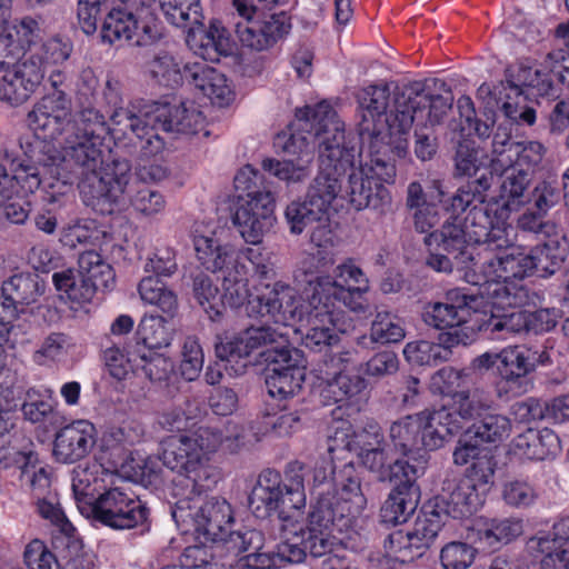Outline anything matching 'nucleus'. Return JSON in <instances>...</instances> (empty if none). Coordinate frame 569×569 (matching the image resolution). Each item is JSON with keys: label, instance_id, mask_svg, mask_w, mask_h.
Wrapping results in <instances>:
<instances>
[{"label": "nucleus", "instance_id": "nucleus-3", "mask_svg": "<svg viewBox=\"0 0 569 569\" xmlns=\"http://www.w3.org/2000/svg\"><path fill=\"white\" fill-rule=\"evenodd\" d=\"M369 279L351 258L333 269V277L319 274L308 281L303 289L306 300L298 297L299 326L292 331L301 336L308 348L331 346L337 341V331H343L338 303L355 313H367Z\"/></svg>", "mask_w": 569, "mask_h": 569}, {"label": "nucleus", "instance_id": "nucleus-30", "mask_svg": "<svg viewBox=\"0 0 569 569\" xmlns=\"http://www.w3.org/2000/svg\"><path fill=\"white\" fill-rule=\"evenodd\" d=\"M96 441L94 425L88 420H76L57 432L53 456L59 462L74 463L91 452Z\"/></svg>", "mask_w": 569, "mask_h": 569}, {"label": "nucleus", "instance_id": "nucleus-41", "mask_svg": "<svg viewBox=\"0 0 569 569\" xmlns=\"http://www.w3.org/2000/svg\"><path fill=\"white\" fill-rule=\"evenodd\" d=\"M559 447L557 435L548 428L531 429L517 436L512 442V451L521 459L545 460L556 453Z\"/></svg>", "mask_w": 569, "mask_h": 569}, {"label": "nucleus", "instance_id": "nucleus-31", "mask_svg": "<svg viewBox=\"0 0 569 569\" xmlns=\"http://www.w3.org/2000/svg\"><path fill=\"white\" fill-rule=\"evenodd\" d=\"M329 503L322 500L315 503L306 527H299L303 533L306 548L312 557H322L330 552L336 543V532L342 533L336 520L329 516Z\"/></svg>", "mask_w": 569, "mask_h": 569}, {"label": "nucleus", "instance_id": "nucleus-18", "mask_svg": "<svg viewBox=\"0 0 569 569\" xmlns=\"http://www.w3.org/2000/svg\"><path fill=\"white\" fill-rule=\"evenodd\" d=\"M470 373L466 369L458 370L452 367H445L430 378V391L449 398L448 403L438 410L448 413L445 423L457 433L467 422L481 416L482 405L477 400L476 393H470Z\"/></svg>", "mask_w": 569, "mask_h": 569}, {"label": "nucleus", "instance_id": "nucleus-19", "mask_svg": "<svg viewBox=\"0 0 569 569\" xmlns=\"http://www.w3.org/2000/svg\"><path fill=\"white\" fill-rule=\"evenodd\" d=\"M488 307H491V303L483 297L480 287L475 293L456 289L447 293L445 302L427 303L422 317L428 326L439 330H468L471 333L472 341L476 329L480 328L478 321H473V316L477 313L487 315Z\"/></svg>", "mask_w": 569, "mask_h": 569}, {"label": "nucleus", "instance_id": "nucleus-11", "mask_svg": "<svg viewBox=\"0 0 569 569\" xmlns=\"http://www.w3.org/2000/svg\"><path fill=\"white\" fill-rule=\"evenodd\" d=\"M112 120L117 136L132 131V134L141 139L158 129L196 134L206 126V117L194 102L170 106L140 101L132 104L130 110L116 112Z\"/></svg>", "mask_w": 569, "mask_h": 569}, {"label": "nucleus", "instance_id": "nucleus-36", "mask_svg": "<svg viewBox=\"0 0 569 569\" xmlns=\"http://www.w3.org/2000/svg\"><path fill=\"white\" fill-rule=\"evenodd\" d=\"M523 532L522 521L519 519L473 521L468 528L467 538L479 543L483 550H496L502 543H508Z\"/></svg>", "mask_w": 569, "mask_h": 569}, {"label": "nucleus", "instance_id": "nucleus-44", "mask_svg": "<svg viewBox=\"0 0 569 569\" xmlns=\"http://www.w3.org/2000/svg\"><path fill=\"white\" fill-rule=\"evenodd\" d=\"M533 371L531 349L520 346H509L499 352L497 373L509 386L519 388L520 380Z\"/></svg>", "mask_w": 569, "mask_h": 569}, {"label": "nucleus", "instance_id": "nucleus-26", "mask_svg": "<svg viewBox=\"0 0 569 569\" xmlns=\"http://www.w3.org/2000/svg\"><path fill=\"white\" fill-rule=\"evenodd\" d=\"M491 172L501 177L499 197L493 203L485 207L489 214L495 213V224L510 226L508 219L511 211L518 210L528 202L526 191L531 182L532 176L517 166L497 169L495 156L491 159Z\"/></svg>", "mask_w": 569, "mask_h": 569}, {"label": "nucleus", "instance_id": "nucleus-49", "mask_svg": "<svg viewBox=\"0 0 569 569\" xmlns=\"http://www.w3.org/2000/svg\"><path fill=\"white\" fill-rule=\"evenodd\" d=\"M139 0L142 6L151 7L158 4L167 20L176 27L188 29L190 26L203 21V13L200 0Z\"/></svg>", "mask_w": 569, "mask_h": 569}, {"label": "nucleus", "instance_id": "nucleus-59", "mask_svg": "<svg viewBox=\"0 0 569 569\" xmlns=\"http://www.w3.org/2000/svg\"><path fill=\"white\" fill-rule=\"evenodd\" d=\"M21 411L26 420L38 423L50 420L56 415L54 400L50 390L30 388L24 393Z\"/></svg>", "mask_w": 569, "mask_h": 569}, {"label": "nucleus", "instance_id": "nucleus-58", "mask_svg": "<svg viewBox=\"0 0 569 569\" xmlns=\"http://www.w3.org/2000/svg\"><path fill=\"white\" fill-rule=\"evenodd\" d=\"M406 337L403 321L389 311H378L371 322L370 339L375 343L401 342Z\"/></svg>", "mask_w": 569, "mask_h": 569}, {"label": "nucleus", "instance_id": "nucleus-54", "mask_svg": "<svg viewBox=\"0 0 569 569\" xmlns=\"http://www.w3.org/2000/svg\"><path fill=\"white\" fill-rule=\"evenodd\" d=\"M446 519L447 516L439 507H436V502L422 509L415 521L412 530H410L413 540L422 551L436 539L445 526Z\"/></svg>", "mask_w": 569, "mask_h": 569}, {"label": "nucleus", "instance_id": "nucleus-63", "mask_svg": "<svg viewBox=\"0 0 569 569\" xmlns=\"http://www.w3.org/2000/svg\"><path fill=\"white\" fill-rule=\"evenodd\" d=\"M472 428L475 436L481 441L500 442L510 436L511 421L503 415L487 413Z\"/></svg>", "mask_w": 569, "mask_h": 569}, {"label": "nucleus", "instance_id": "nucleus-7", "mask_svg": "<svg viewBox=\"0 0 569 569\" xmlns=\"http://www.w3.org/2000/svg\"><path fill=\"white\" fill-rule=\"evenodd\" d=\"M512 226H491V236L478 248L477 257L469 256L471 266H466L465 281L480 287L491 307L505 309L517 307L523 300L522 289L510 279H522L533 272L529 250L513 244Z\"/></svg>", "mask_w": 569, "mask_h": 569}, {"label": "nucleus", "instance_id": "nucleus-4", "mask_svg": "<svg viewBox=\"0 0 569 569\" xmlns=\"http://www.w3.org/2000/svg\"><path fill=\"white\" fill-rule=\"evenodd\" d=\"M193 246L198 260L207 270L223 273L224 307H244L249 317H269L282 326H299L298 296L295 288L277 281L272 286H254V292H251L248 288V268L239 261L236 248L232 244H222L216 232L196 233Z\"/></svg>", "mask_w": 569, "mask_h": 569}, {"label": "nucleus", "instance_id": "nucleus-39", "mask_svg": "<svg viewBox=\"0 0 569 569\" xmlns=\"http://www.w3.org/2000/svg\"><path fill=\"white\" fill-rule=\"evenodd\" d=\"M187 30L188 47L204 61H218L220 56L228 51V38L222 27L211 23L208 29L203 21L190 26Z\"/></svg>", "mask_w": 569, "mask_h": 569}, {"label": "nucleus", "instance_id": "nucleus-53", "mask_svg": "<svg viewBox=\"0 0 569 569\" xmlns=\"http://www.w3.org/2000/svg\"><path fill=\"white\" fill-rule=\"evenodd\" d=\"M385 560L388 568H395L396 563H405L422 555L419 545L413 540L410 531L397 530L385 540Z\"/></svg>", "mask_w": 569, "mask_h": 569}, {"label": "nucleus", "instance_id": "nucleus-56", "mask_svg": "<svg viewBox=\"0 0 569 569\" xmlns=\"http://www.w3.org/2000/svg\"><path fill=\"white\" fill-rule=\"evenodd\" d=\"M81 276L94 284L97 289H108L114 281L112 267L94 250L84 251L78 260Z\"/></svg>", "mask_w": 569, "mask_h": 569}, {"label": "nucleus", "instance_id": "nucleus-16", "mask_svg": "<svg viewBox=\"0 0 569 569\" xmlns=\"http://www.w3.org/2000/svg\"><path fill=\"white\" fill-rule=\"evenodd\" d=\"M50 67L51 93L38 100L27 116L28 126L41 140H56L71 124V100L66 93L70 78L61 66Z\"/></svg>", "mask_w": 569, "mask_h": 569}, {"label": "nucleus", "instance_id": "nucleus-28", "mask_svg": "<svg viewBox=\"0 0 569 569\" xmlns=\"http://www.w3.org/2000/svg\"><path fill=\"white\" fill-rule=\"evenodd\" d=\"M471 342L468 330L447 331L440 333L438 341L417 340L408 342L403 348L405 359L413 366H437L451 358L452 348Z\"/></svg>", "mask_w": 569, "mask_h": 569}, {"label": "nucleus", "instance_id": "nucleus-5", "mask_svg": "<svg viewBox=\"0 0 569 569\" xmlns=\"http://www.w3.org/2000/svg\"><path fill=\"white\" fill-rule=\"evenodd\" d=\"M40 36L39 22L24 17L7 22L0 17V100L18 107L27 102L41 86L47 69L66 62L72 53V43L51 37L27 53Z\"/></svg>", "mask_w": 569, "mask_h": 569}, {"label": "nucleus", "instance_id": "nucleus-29", "mask_svg": "<svg viewBox=\"0 0 569 569\" xmlns=\"http://www.w3.org/2000/svg\"><path fill=\"white\" fill-rule=\"evenodd\" d=\"M546 148L538 141H513L509 136L496 133L492 141V156L497 169L517 166L531 176L542 162Z\"/></svg>", "mask_w": 569, "mask_h": 569}, {"label": "nucleus", "instance_id": "nucleus-27", "mask_svg": "<svg viewBox=\"0 0 569 569\" xmlns=\"http://www.w3.org/2000/svg\"><path fill=\"white\" fill-rule=\"evenodd\" d=\"M478 99L482 100L487 108L499 109L516 123L531 126L536 121V111L528 103L525 90L500 81L496 86L482 83L477 90Z\"/></svg>", "mask_w": 569, "mask_h": 569}, {"label": "nucleus", "instance_id": "nucleus-38", "mask_svg": "<svg viewBox=\"0 0 569 569\" xmlns=\"http://www.w3.org/2000/svg\"><path fill=\"white\" fill-rule=\"evenodd\" d=\"M130 179L132 174L130 173ZM131 181V180H129ZM129 186L126 188L123 194V202L116 204L108 201H100L96 206H91L93 209L100 210L101 212L111 213L114 209H122L127 204V199L130 207L132 208L136 216L144 219H153L159 214H162L167 207V200L162 192L148 187L138 188L134 193L129 194Z\"/></svg>", "mask_w": 569, "mask_h": 569}, {"label": "nucleus", "instance_id": "nucleus-33", "mask_svg": "<svg viewBox=\"0 0 569 569\" xmlns=\"http://www.w3.org/2000/svg\"><path fill=\"white\" fill-rule=\"evenodd\" d=\"M183 71L194 89L207 97L211 103L224 107L233 101L234 92L228 79L216 68L204 61H194L186 63Z\"/></svg>", "mask_w": 569, "mask_h": 569}, {"label": "nucleus", "instance_id": "nucleus-61", "mask_svg": "<svg viewBox=\"0 0 569 569\" xmlns=\"http://www.w3.org/2000/svg\"><path fill=\"white\" fill-rule=\"evenodd\" d=\"M427 465L426 455L407 456L397 459L388 469L387 479L395 480L397 486L417 487L416 480L423 475Z\"/></svg>", "mask_w": 569, "mask_h": 569}, {"label": "nucleus", "instance_id": "nucleus-1", "mask_svg": "<svg viewBox=\"0 0 569 569\" xmlns=\"http://www.w3.org/2000/svg\"><path fill=\"white\" fill-rule=\"evenodd\" d=\"M242 429L234 422L200 426L188 435L169 438L162 450L163 465L183 477L173 487L178 498L172 518L183 533L192 531L203 542L226 543L232 532L234 515L223 498L202 501L201 493L216 483L213 457L234 453L242 442Z\"/></svg>", "mask_w": 569, "mask_h": 569}, {"label": "nucleus", "instance_id": "nucleus-55", "mask_svg": "<svg viewBox=\"0 0 569 569\" xmlns=\"http://www.w3.org/2000/svg\"><path fill=\"white\" fill-rule=\"evenodd\" d=\"M149 76L160 86L174 88L182 82L183 73L178 59L166 50H160L148 62Z\"/></svg>", "mask_w": 569, "mask_h": 569}, {"label": "nucleus", "instance_id": "nucleus-40", "mask_svg": "<svg viewBox=\"0 0 569 569\" xmlns=\"http://www.w3.org/2000/svg\"><path fill=\"white\" fill-rule=\"evenodd\" d=\"M141 142V154L136 164L134 173L139 181L158 183L168 178L169 171L158 156L164 149V141L158 132L146 134L144 138L134 137Z\"/></svg>", "mask_w": 569, "mask_h": 569}, {"label": "nucleus", "instance_id": "nucleus-17", "mask_svg": "<svg viewBox=\"0 0 569 569\" xmlns=\"http://www.w3.org/2000/svg\"><path fill=\"white\" fill-rule=\"evenodd\" d=\"M447 417L443 410H425L403 417L390 426V440L405 456L418 453L421 449L436 450L443 446L447 437L457 433L445 423Z\"/></svg>", "mask_w": 569, "mask_h": 569}, {"label": "nucleus", "instance_id": "nucleus-21", "mask_svg": "<svg viewBox=\"0 0 569 569\" xmlns=\"http://www.w3.org/2000/svg\"><path fill=\"white\" fill-rule=\"evenodd\" d=\"M262 362L271 367L266 378L268 393L280 401L295 397L306 378V366L299 350L290 348L289 340L262 352Z\"/></svg>", "mask_w": 569, "mask_h": 569}, {"label": "nucleus", "instance_id": "nucleus-45", "mask_svg": "<svg viewBox=\"0 0 569 569\" xmlns=\"http://www.w3.org/2000/svg\"><path fill=\"white\" fill-rule=\"evenodd\" d=\"M418 501V487L396 486L381 507L382 521L393 526L406 522L415 512Z\"/></svg>", "mask_w": 569, "mask_h": 569}, {"label": "nucleus", "instance_id": "nucleus-50", "mask_svg": "<svg viewBox=\"0 0 569 569\" xmlns=\"http://www.w3.org/2000/svg\"><path fill=\"white\" fill-rule=\"evenodd\" d=\"M517 407V411L528 420L545 419L552 423L569 422V393L555 397L543 405L531 398L518 403Z\"/></svg>", "mask_w": 569, "mask_h": 569}, {"label": "nucleus", "instance_id": "nucleus-20", "mask_svg": "<svg viewBox=\"0 0 569 569\" xmlns=\"http://www.w3.org/2000/svg\"><path fill=\"white\" fill-rule=\"evenodd\" d=\"M289 326L282 330L269 326L248 327L231 336L219 338L216 343L217 357L231 365L234 375H242L249 363V358L276 346H283L289 340Z\"/></svg>", "mask_w": 569, "mask_h": 569}, {"label": "nucleus", "instance_id": "nucleus-64", "mask_svg": "<svg viewBox=\"0 0 569 569\" xmlns=\"http://www.w3.org/2000/svg\"><path fill=\"white\" fill-rule=\"evenodd\" d=\"M477 555V549L463 541H450L440 550V565L442 569H467Z\"/></svg>", "mask_w": 569, "mask_h": 569}, {"label": "nucleus", "instance_id": "nucleus-51", "mask_svg": "<svg viewBox=\"0 0 569 569\" xmlns=\"http://www.w3.org/2000/svg\"><path fill=\"white\" fill-rule=\"evenodd\" d=\"M138 340L149 351L170 346L173 338V329L161 316L146 315L138 325Z\"/></svg>", "mask_w": 569, "mask_h": 569}, {"label": "nucleus", "instance_id": "nucleus-6", "mask_svg": "<svg viewBox=\"0 0 569 569\" xmlns=\"http://www.w3.org/2000/svg\"><path fill=\"white\" fill-rule=\"evenodd\" d=\"M312 113L315 120L319 119L316 128V136L319 144L325 136L330 138L331 144H336L335 133H341V141L338 142L343 149L351 153L350 164L340 176L341 191L338 199L348 200L356 210L366 208L382 209L391 201V196L386 183H392L396 178V166L389 158L392 149L372 147L368 144L366 153H360L359 167H353L355 149L346 141L345 126L338 119L336 111L327 101H321L311 107L306 106L297 112L298 119L306 121L309 127V116Z\"/></svg>", "mask_w": 569, "mask_h": 569}, {"label": "nucleus", "instance_id": "nucleus-37", "mask_svg": "<svg viewBox=\"0 0 569 569\" xmlns=\"http://www.w3.org/2000/svg\"><path fill=\"white\" fill-rule=\"evenodd\" d=\"M312 226L310 242L317 248V251L309 254L302 262L305 274H316L326 271L336 261L333 248L338 244V238L332 230L328 214L323 221H318Z\"/></svg>", "mask_w": 569, "mask_h": 569}, {"label": "nucleus", "instance_id": "nucleus-2", "mask_svg": "<svg viewBox=\"0 0 569 569\" xmlns=\"http://www.w3.org/2000/svg\"><path fill=\"white\" fill-rule=\"evenodd\" d=\"M104 98L112 107L109 111V124L106 116L92 102L78 104L79 120L73 123L71 118V124L56 140H42L38 159L42 173L61 182L64 188L80 173L82 178L79 190L87 206H96L100 201L116 204L123 202L130 180L129 161L113 159L104 162L100 147L104 134H110L116 142H132V137H136L132 131L123 136L116 134L112 117L118 111L130 110L138 101L131 102L127 108L119 107L121 98L111 81L107 82Z\"/></svg>", "mask_w": 569, "mask_h": 569}, {"label": "nucleus", "instance_id": "nucleus-15", "mask_svg": "<svg viewBox=\"0 0 569 569\" xmlns=\"http://www.w3.org/2000/svg\"><path fill=\"white\" fill-rule=\"evenodd\" d=\"M298 111L299 109L296 113ZM318 121L319 119L315 120L311 113L309 116V127H306V121H300L296 114L293 127L306 131L307 136L300 132L283 131L277 136L276 146L282 148L288 154L298 156V159L295 161L268 158L262 161V168L288 186L306 181L311 174L313 160V146L310 138L313 137L319 142L316 136V128L319 127Z\"/></svg>", "mask_w": 569, "mask_h": 569}, {"label": "nucleus", "instance_id": "nucleus-42", "mask_svg": "<svg viewBox=\"0 0 569 569\" xmlns=\"http://www.w3.org/2000/svg\"><path fill=\"white\" fill-rule=\"evenodd\" d=\"M134 27V14L120 8H112L107 14L101 30L103 41L109 43L127 42V43H143L150 39V34L154 29L149 26H143L144 32L141 37L130 33Z\"/></svg>", "mask_w": 569, "mask_h": 569}, {"label": "nucleus", "instance_id": "nucleus-22", "mask_svg": "<svg viewBox=\"0 0 569 569\" xmlns=\"http://www.w3.org/2000/svg\"><path fill=\"white\" fill-rule=\"evenodd\" d=\"M310 469L300 461H291L284 470V478L277 486H262L254 491L269 511H277L279 517L288 521L295 512H301L307 503L305 477Z\"/></svg>", "mask_w": 569, "mask_h": 569}, {"label": "nucleus", "instance_id": "nucleus-34", "mask_svg": "<svg viewBox=\"0 0 569 569\" xmlns=\"http://www.w3.org/2000/svg\"><path fill=\"white\" fill-rule=\"evenodd\" d=\"M482 492L463 478L458 481H448L442 493L435 499L436 507H439L447 517L465 518L475 513L485 502Z\"/></svg>", "mask_w": 569, "mask_h": 569}, {"label": "nucleus", "instance_id": "nucleus-57", "mask_svg": "<svg viewBox=\"0 0 569 569\" xmlns=\"http://www.w3.org/2000/svg\"><path fill=\"white\" fill-rule=\"evenodd\" d=\"M505 81L522 90H536L539 96L548 94L551 89V80L547 72L522 63L508 68Z\"/></svg>", "mask_w": 569, "mask_h": 569}, {"label": "nucleus", "instance_id": "nucleus-10", "mask_svg": "<svg viewBox=\"0 0 569 569\" xmlns=\"http://www.w3.org/2000/svg\"><path fill=\"white\" fill-rule=\"evenodd\" d=\"M337 130L333 138L336 144H331L327 136L321 140L319 172L309 186L306 198L291 201L284 210L286 221L293 234H301L308 227L323 221L341 191L340 176L350 164L351 153L338 144L342 136Z\"/></svg>", "mask_w": 569, "mask_h": 569}, {"label": "nucleus", "instance_id": "nucleus-9", "mask_svg": "<svg viewBox=\"0 0 569 569\" xmlns=\"http://www.w3.org/2000/svg\"><path fill=\"white\" fill-rule=\"evenodd\" d=\"M72 488L77 496L97 493L91 503V515L104 526L124 530L143 525L148 519L146 503L104 463L93 462L76 470Z\"/></svg>", "mask_w": 569, "mask_h": 569}, {"label": "nucleus", "instance_id": "nucleus-48", "mask_svg": "<svg viewBox=\"0 0 569 569\" xmlns=\"http://www.w3.org/2000/svg\"><path fill=\"white\" fill-rule=\"evenodd\" d=\"M309 552L306 548L303 533L299 527L293 523L283 526L281 541L277 545L276 552L263 553L272 562V569L279 568L284 563H300Z\"/></svg>", "mask_w": 569, "mask_h": 569}, {"label": "nucleus", "instance_id": "nucleus-25", "mask_svg": "<svg viewBox=\"0 0 569 569\" xmlns=\"http://www.w3.org/2000/svg\"><path fill=\"white\" fill-rule=\"evenodd\" d=\"M41 167L31 166L21 157L14 140L0 143V202L13 196L18 186L33 192L44 182Z\"/></svg>", "mask_w": 569, "mask_h": 569}, {"label": "nucleus", "instance_id": "nucleus-60", "mask_svg": "<svg viewBox=\"0 0 569 569\" xmlns=\"http://www.w3.org/2000/svg\"><path fill=\"white\" fill-rule=\"evenodd\" d=\"M193 295L198 303L211 320L219 319L224 311V300L218 287L206 274H199L193 281Z\"/></svg>", "mask_w": 569, "mask_h": 569}, {"label": "nucleus", "instance_id": "nucleus-43", "mask_svg": "<svg viewBox=\"0 0 569 569\" xmlns=\"http://www.w3.org/2000/svg\"><path fill=\"white\" fill-rule=\"evenodd\" d=\"M569 252V242L563 234H553L543 243L529 249L533 272L541 277L553 274L560 269Z\"/></svg>", "mask_w": 569, "mask_h": 569}, {"label": "nucleus", "instance_id": "nucleus-46", "mask_svg": "<svg viewBox=\"0 0 569 569\" xmlns=\"http://www.w3.org/2000/svg\"><path fill=\"white\" fill-rule=\"evenodd\" d=\"M327 387L323 390L325 397L331 398L335 402L357 403L362 399L367 389V381L359 375H351L342 371H326Z\"/></svg>", "mask_w": 569, "mask_h": 569}, {"label": "nucleus", "instance_id": "nucleus-35", "mask_svg": "<svg viewBox=\"0 0 569 569\" xmlns=\"http://www.w3.org/2000/svg\"><path fill=\"white\" fill-rule=\"evenodd\" d=\"M531 550L543 555V566L548 569H569V523L556 522L548 531H539L528 540Z\"/></svg>", "mask_w": 569, "mask_h": 569}, {"label": "nucleus", "instance_id": "nucleus-14", "mask_svg": "<svg viewBox=\"0 0 569 569\" xmlns=\"http://www.w3.org/2000/svg\"><path fill=\"white\" fill-rule=\"evenodd\" d=\"M282 0H233L243 19L236 26L241 44L252 51H264L273 47L290 31V19L284 12L263 14Z\"/></svg>", "mask_w": 569, "mask_h": 569}, {"label": "nucleus", "instance_id": "nucleus-47", "mask_svg": "<svg viewBox=\"0 0 569 569\" xmlns=\"http://www.w3.org/2000/svg\"><path fill=\"white\" fill-rule=\"evenodd\" d=\"M52 281L61 297L72 305L71 308L90 302L97 291L93 283L72 269L53 273Z\"/></svg>", "mask_w": 569, "mask_h": 569}, {"label": "nucleus", "instance_id": "nucleus-12", "mask_svg": "<svg viewBox=\"0 0 569 569\" xmlns=\"http://www.w3.org/2000/svg\"><path fill=\"white\" fill-rule=\"evenodd\" d=\"M258 171L251 166L241 168L234 177V187L246 192L238 196L232 223L239 231L241 238L250 244H259L274 222L276 199L270 191H251Z\"/></svg>", "mask_w": 569, "mask_h": 569}, {"label": "nucleus", "instance_id": "nucleus-8", "mask_svg": "<svg viewBox=\"0 0 569 569\" xmlns=\"http://www.w3.org/2000/svg\"><path fill=\"white\" fill-rule=\"evenodd\" d=\"M490 183L486 177L461 186L446 203L450 217L440 229L425 237L429 248H442L449 253H457V267L465 279L466 266H471L469 256L477 257L478 248L486 244L491 236L493 219L485 208L487 190Z\"/></svg>", "mask_w": 569, "mask_h": 569}, {"label": "nucleus", "instance_id": "nucleus-23", "mask_svg": "<svg viewBox=\"0 0 569 569\" xmlns=\"http://www.w3.org/2000/svg\"><path fill=\"white\" fill-rule=\"evenodd\" d=\"M322 500L329 503V516L336 520L340 531L352 528L367 506L361 480L352 466H345L336 480L335 489L319 493L316 503Z\"/></svg>", "mask_w": 569, "mask_h": 569}, {"label": "nucleus", "instance_id": "nucleus-24", "mask_svg": "<svg viewBox=\"0 0 569 569\" xmlns=\"http://www.w3.org/2000/svg\"><path fill=\"white\" fill-rule=\"evenodd\" d=\"M451 109V102L442 96H430L425 92H417L415 97H407L405 110H398V138L396 156L402 158L407 153L408 137L415 122L423 126L440 123Z\"/></svg>", "mask_w": 569, "mask_h": 569}, {"label": "nucleus", "instance_id": "nucleus-62", "mask_svg": "<svg viewBox=\"0 0 569 569\" xmlns=\"http://www.w3.org/2000/svg\"><path fill=\"white\" fill-rule=\"evenodd\" d=\"M2 293L23 311V308L36 299L38 283L30 273H17L3 282Z\"/></svg>", "mask_w": 569, "mask_h": 569}, {"label": "nucleus", "instance_id": "nucleus-52", "mask_svg": "<svg viewBox=\"0 0 569 569\" xmlns=\"http://www.w3.org/2000/svg\"><path fill=\"white\" fill-rule=\"evenodd\" d=\"M138 292L144 303L156 306L164 313L173 315L178 309L177 295L157 276L142 278Z\"/></svg>", "mask_w": 569, "mask_h": 569}, {"label": "nucleus", "instance_id": "nucleus-13", "mask_svg": "<svg viewBox=\"0 0 569 569\" xmlns=\"http://www.w3.org/2000/svg\"><path fill=\"white\" fill-rule=\"evenodd\" d=\"M360 121L359 136L362 143L383 147L396 152L399 111L407 107V98L397 100L396 113L389 114L390 91L387 86H369L358 94Z\"/></svg>", "mask_w": 569, "mask_h": 569}, {"label": "nucleus", "instance_id": "nucleus-32", "mask_svg": "<svg viewBox=\"0 0 569 569\" xmlns=\"http://www.w3.org/2000/svg\"><path fill=\"white\" fill-rule=\"evenodd\" d=\"M383 443V436L377 423L355 430L348 420L337 419L329 428L328 452L346 449L357 456L368 449Z\"/></svg>", "mask_w": 569, "mask_h": 569}]
</instances>
